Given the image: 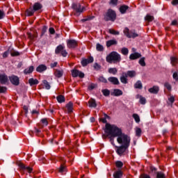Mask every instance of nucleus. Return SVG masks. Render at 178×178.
Returning <instances> with one entry per match:
<instances>
[{"instance_id": "1", "label": "nucleus", "mask_w": 178, "mask_h": 178, "mask_svg": "<svg viewBox=\"0 0 178 178\" xmlns=\"http://www.w3.org/2000/svg\"><path fill=\"white\" fill-rule=\"evenodd\" d=\"M106 134L102 135V138H110V142L112 145H115V138H117V142L120 145H125L130 147V136L125 134L122 131V129L119 128L115 124H106L104 129Z\"/></svg>"}, {"instance_id": "2", "label": "nucleus", "mask_w": 178, "mask_h": 178, "mask_svg": "<svg viewBox=\"0 0 178 178\" xmlns=\"http://www.w3.org/2000/svg\"><path fill=\"white\" fill-rule=\"evenodd\" d=\"M106 61L108 63H112L113 62H120L122 60L120 54L116 51H112L106 58Z\"/></svg>"}, {"instance_id": "3", "label": "nucleus", "mask_w": 178, "mask_h": 178, "mask_svg": "<svg viewBox=\"0 0 178 178\" xmlns=\"http://www.w3.org/2000/svg\"><path fill=\"white\" fill-rule=\"evenodd\" d=\"M104 19L106 22H115L116 20V13L112 9L108 10L104 15Z\"/></svg>"}, {"instance_id": "4", "label": "nucleus", "mask_w": 178, "mask_h": 178, "mask_svg": "<svg viewBox=\"0 0 178 178\" xmlns=\"http://www.w3.org/2000/svg\"><path fill=\"white\" fill-rule=\"evenodd\" d=\"M55 53L56 54V55L61 54L62 56H63L64 58H66V56H67V51H66V49H65V45L63 44L58 45L56 48Z\"/></svg>"}, {"instance_id": "5", "label": "nucleus", "mask_w": 178, "mask_h": 178, "mask_svg": "<svg viewBox=\"0 0 178 178\" xmlns=\"http://www.w3.org/2000/svg\"><path fill=\"white\" fill-rule=\"evenodd\" d=\"M72 8L74 10H75L76 12V15L78 13H83V12H84V10H86V8L82 7L81 8V5H80V3H74L72 4Z\"/></svg>"}, {"instance_id": "6", "label": "nucleus", "mask_w": 178, "mask_h": 178, "mask_svg": "<svg viewBox=\"0 0 178 178\" xmlns=\"http://www.w3.org/2000/svg\"><path fill=\"white\" fill-rule=\"evenodd\" d=\"M129 146H126V145H121V146L120 147H116L117 149H116V152L118 155H120V156H122V155L123 154H124V152H126V149H127V148H129Z\"/></svg>"}, {"instance_id": "7", "label": "nucleus", "mask_w": 178, "mask_h": 178, "mask_svg": "<svg viewBox=\"0 0 178 178\" xmlns=\"http://www.w3.org/2000/svg\"><path fill=\"white\" fill-rule=\"evenodd\" d=\"M72 77H81V79H83L84 77V73L74 69L72 70Z\"/></svg>"}, {"instance_id": "8", "label": "nucleus", "mask_w": 178, "mask_h": 178, "mask_svg": "<svg viewBox=\"0 0 178 178\" xmlns=\"http://www.w3.org/2000/svg\"><path fill=\"white\" fill-rule=\"evenodd\" d=\"M67 48L73 49L77 47V41L75 40H67Z\"/></svg>"}, {"instance_id": "9", "label": "nucleus", "mask_w": 178, "mask_h": 178, "mask_svg": "<svg viewBox=\"0 0 178 178\" xmlns=\"http://www.w3.org/2000/svg\"><path fill=\"white\" fill-rule=\"evenodd\" d=\"M94 62V58L93 57H89L88 58H83L82 59L81 63L82 66H87L88 63H92Z\"/></svg>"}, {"instance_id": "10", "label": "nucleus", "mask_w": 178, "mask_h": 178, "mask_svg": "<svg viewBox=\"0 0 178 178\" xmlns=\"http://www.w3.org/2000/svg\"><path fill=\"white\" fill-rule=\"evenodd\" d=\"M18 166L22 170H27L28 173H31L33 172V168L29 166H26L24 164L19 163Z\"/></svg>"}, {"instance_id": "11", "label": "nucleus", "mask_w": 178, "mask_h": 178, "mask_svg": "<svg viewBox=\"0 0 178 178\" xmlns=\"http://www.w3.org/2000/svg\"><path fill=\"white\" fill-rule=\"evenodd\" d=\"M10 79V81H11L12 84H13L14 86H19V77L13 75L9 77Z\"/></svg>"}, {"instance_id": "12", "label": "nucleus", "mask_w": 178, "mask_h": 178, "mask_svg": "<svg viewBox=\"0 0 178 178\" xmlns=\"http://www.w3.org/2000/svg\"><path fill=\"white\" fill-rule=\"evenodd\" d=\"M108 81H110V83H112V84H114L115 86L119 85V79H118V78L115 77V76H111L109 77L108 79Z\"/></svg>"}, {"instance_id": "13", "label": "nucleus", "mask_w": 178, "mask_h": 178, "mask_svg": "<svg viewBox=\"0 0 178 178\" xmlns=\"http://www.w3.org/2000/svg\"><path fill=\"white\" fill-rule=\"evenodd\" d=\"M111 95L115 97H120V95H123V92L120 89H114Z\"/></svg>"}, {"instance_id": "14", "label": "nucleus", "mask_w": 178, "mask_h": 178, "mask_svg": "<svg viewBox=\"0 0 178 178\" xmlns=\"http://www.w3.org/2000/svg\"><path fill=\"white\" fill-rule=\"evenodd\" d=\"M0 83L1 84H6L8 83V76L6 74L0 75Z\"/></svg>"}, {"instance_id": "15", "label": "nucleus", "mask_w": 178, "mask_h": 178, "mask_svg": "<svg viewBox=\"0 0 178 178\" xmlns=\"http://www.w3.org/2000/svg\"><path fill=\"white\" fill-rule=\"evenodd\" d=\"M138 58H141V54H140V53H134L129 56V59H131V60L138 59Z\"/></svg>"}, {"instance_id": "16", "label": "nucleus", "mask_w": 178, "mask_h": 178, "mask_svg": "<svg viewBox=\"0 0 178 178\" xmlns=\"http://www.w3.org/2000/svg\"><path fill=\"white\" fill-rule=\"evenodd\" d=\"M45 70H47V65H40L36 68V71H38V73H42V72H45Z\"/></svg>"}, {"instance_id": "17", "label": "nucleus", "mask_w": 178, "mask_h": 178, "mask_svg": "<svg viewBox=\"0 0 178 178\" xmlns=\"http://www.w3.org/2000/svg\"><path fill=\"white\" fill-rule=\"evenodd\" d=\"M120 79L122 84H127V76L126 75V72L122 73V75L120 76Z\"/></svg>"}, {"instance_id": "18", "label": "nucleus", "mask_w": 178, "mask_h": 178, "mask_svg": "<svg viewBox=\"0 0 178 178\" xmlns=\"http://www.w3.org/2000/svg\"><path fill=\"white\" fill-rule=\"evenodd\" d=\"M38 83H39L38 80L36 79L31 78L29 79V84L31 86H37V84H38Z\"/></svg>"}, {"instance_id": "19", "label": "nucleus", "mask_w": 178, "mask_h": 178, "mask_svg": "<svg viewBox=\"0 0 178 178\" xmlns=\"http://www.w3.org/2000/svg\"><path fill=\"white\" fill-rule=\"evenodd\" d=\"M54 76H56V77H58V79L60 78L62 76H63V70H56L54 72Z\"/></svg>"}, {"instance_id": "20", "label": "nucleus", "mask_w": 178, "mask_h": 178, "mask_svg": "<svg viewBox=\"0 0 178 178\" xmlns=\"http://www.w3.org/2000/svg\"><path fill=\"white\" fill-rule=\"evenodd\" d=\"M33 71H34V67L30 66L24 70V74H30L33 73Z\"/></svg>"}, {"instance_id": "21", "label": "nucleus", "mask_w": 178, "mask_h": 178, "mask_svg": "<svg viewBox=\"0 0 178 178\" xmlns=\"http://www.w3.org/2000/svg\"><path fill=\"white\" fill-rule=\"evenodd\" d=\"M66 108H67V109L68 113H72V112H73V103H72L71 102H70L66 105Z\"/></svg>"}, {"instance_id": "22", "label": "nucleus", "mask_w": 178, "mask_h": 178, "mask_svg": "<svg viewBox=\"0 0 178 178\" xmlns=\"http://www.w3.org/2000/svg\"><path fill=\"white\" fill-rule=\"evenodd\" d=\"M130 35H128V38H136L140 35L138 33L136 32V31H130Z\"/></svg>"}, {"instance_id": "23", "label": "nucleus", "mask_w": 178, "mask_h": 178, "mask_svg": "<svg viewBox=\"0 0 178 178\" xmlns=\"http://www.w3.org/2000/svg\"><path fill=\"white\" fill-rule=\"evenodd\" d=\"M116 44H118V41H116V40H110L106 42V47L109 48L111 45H116Z\"/></svg>"}, {"instance_id": "24", "label": "nucleus", "mask_w": 178, "mask_h": 178, "mask_svg": "<svg viewBox=\"0 0 178 178\" xmlns=\"http://www.w3.org/2000/svg\"><path fill=\"white\" fill-rule=\"evenodd\" d=\"M127 9H129V6H121L120 7V12L122 15H124V13H126V11L127 10Z\"/></svg>"}, {"instance_id": "25", "label": "nucleus", "mask_w": 178, "mask_h": 178, "mask_svg": "<svg viewBox=\"0 0 178 178\" xmlns=\"http://www.w3.org/2000/svg\"><path fill=\"white\" fill-rule=\"evenodd\" d=\"M89 104V108H96L97 107V102H95V99H91L89 100L88 102Z\"/></svg>"}, {"instance_id": "26", "label": "nucleus", "mask_w": 178, "mask_h": 178, "mask_svg": "<svg viewBox=\"0 0 178 178\" xmlns=\"http://www.w3.org/2000/svg\"><path fill=\"white\" fill-rule=\"evenodd\" d=\"M127 77H135L136 71H128L125 72Z\"/></svg>"}, {"instance_id": "27", "label": "nucleus", "mask_w": 178, "mask_h": 178, "mask_svg": "<svg viewBox=\"0 0 178 178\" xmlns=\"http://www.w3.org/2000/svg\"><path fill=\"white\" fill-rule=\"evenodd\" d=\"M122 176H123V173L120 170H118L113 174L114 178H122Z\"/></svg>"}, {"instance_id": "28", "label": "nucleus", "mask_w": 178, "mask_h": 178, "mask_svg": "<svg viewBox=\"0 0 178 178\" xmlns=\"http://www.w3.org/2000/svg\"><path fill=\"white\" fill-rule=\"evenodd\" d=\"M56 99L59 104H62V102H65V96L60 95L57 96Z\"/></svg>"}, {"instance_id": "29", "label": "nucleus", "mask_w": 178, "mask_h": 178, "mask_svg": "<svg viewBox=\"0 0 178 178\" xmlns=\"http://www.w3.org/2000/svg\"><path fill=\"white\" fill-rule=\"evenodd\" d=\"M34 12H35L34 9L30 8L26 10V16H33V15H34Z\"/></svg>"}, {"instance_id": "30", "label": "nucleus", "mask_w": 178, "mask_h": 178, "mask_svg": "<svg viewBox=\"0 0 178 178\" xmlns=\"http://www.w3.org/2000/svg\"><path fill=\"white\" fill-rule=\"evenodd\" d=\"M104 118H101V122H102V123H106V125L109 124L106 119H111V118L106 114H104Z\"/></svg>"}, {"instance_id": "31", "label": "nucleus", "mask_w": 178, "mask_h": 178, "mask_svg": "<svg viewBox=\"0 0 178 178\" xmlns=\"http://www.w3.org/2000/svg\"><path fill=\"white\" fill-rule=\"evenodd\" d=\"M134 88L141 90V88H143V83H141V81H136V83L134 84Z\"/></svg>"}, {"instance_id": "32", "label": "nucleus", "mask_w": 178, "mask_h": 178, "mask_svg": "<svg viewBox=\"0 0 178 178\" xmlns=\"http://www.w3.org/2000/svg\"><path fill=\"white\" fill-rule=\"evenodd\" d=\"M42 8V6L40 4V3H35L33 5V10L35 12L36 10H40Z\"/></svg>"}, {"instance_id": "33", "label": "nucleus", "mask_w": 178, "mask_h": 178, "mask_svg": "<svg viewBox=\"0 0 178 178\" xmlns=\"http://www.w3.org/2000/svg\"><path fill=\"white\" fill-rule=\"evenodd\" d=\"M170 60L172 66H176V65H177L178 59L176 57H171Z\"/></svg>"}, {"instance_id": "34", "label": "nucleus", "mask_w": 178, "mask_h": 178, "mask_svg": "<svg viewBox=\"0 0 178 178\" xmlns=\"http://www.w3.org/2000/svg\"><path fill=\"white\" fill-rule=\"evenodd\" d=\"M43 86L46 90H51V85H49V83H48L47 80L43 81Z\"/></svg>"}, {"instance_id": "35", "label": "nucleus", "mask_w": 178, "mask_h": 178, "mask_svg": "<svg viewBox=\"0 0 178 178\" xmlns=\"http://www.w3.org/2000/svg\"><path fill=\"white\" fill-rule=\"evenodd\" d=\"M145 20L146 22H152V20H154V17L152 15H147L145 17Z\"/></svg>"}, {"instance_id": "36", "label": "nucleus", "mask_w": 178, "mask_h": 178, "mask_svg": "<svg viewBox=\"0 0 178 178\" xmlns=\"http://www.w3.org/2000/svg\"><path fill=\"white\" fill-rule=\"evenodd\" d=\"M132 118H134L136 123H140V115H138V114H133Z\"/></svg>"}, {"instance_id": "37", "label": "nucleus", "mask_w": 178, "mask_h": 178, "mask_svg": "<svg viewBox=\"0 0 178 178\" xmlns=\"http://www.w3.org/2000/svg\"><path fill=\"white\" fill-rule=\"evenodd\" d=\"M96 49H97V51H104V46H102L99 43H97L96 45Z\"/></svg>"}, {"instance_id": "38", "label": "nucleus", "mask_w": 178, "mask_h": 178, "mask_svg": "<svg viewBox=\"0 0 178 178\" xmlns=\"http://www.w3.org/2000/svg\"><path fill=\"white\" fill-rule=\"evenodd\" d=\"M108 32L110 34H113V35H119L120 33L118 31H115L114 29H109Z\"/></svg>"}, {"instance_id": "39", "label": "nucleus", "mask_w": 178, "mask_h": 178, "mask_svg": "<svg viewBox=\"0 0 178 178\" xmlns=\"http://www.w3.org/2000/svg\"><path fill=\"white\" fill-rule=\"evenodd\" d=\"M104 97H109V95L111 94V92L108 89H104L102 91Z\"/></svg>"}, {"instance_id": "40", "label": "nucleus", "mask_w": 178, "mask_h": 178, "mask_svg": "<svg viewBox=\"0 0 178 178\" xmlns=\"http://www.w3.org/2000/svg\"><path fill=\"white\" fill-rule=\"evenodd\" d=\"M121 52L122 55H129V49L124 47L122 49Z\"/></svg>"}, {"instance_id": "41", "label": "nucleus", "mask_w": 178, "mask_h": 178, "mask_svg": "<svg viewBox=\"0 0 178 178\" xmlns=\"http://www.w3.org/2000/svg\"><path fill=\"white\" fill-rule=\"evenodd\" d=\"M165 174L162 172H157L156 178H165Z\"/></svg>"}, {"instance_id": "42", "label": "nucleus", "mask_w": 178, "mask_h": 178, "mask_svg": "<svg viewBox=\"0 0 178 178\" xmlns=\"http://www.w3.org/2000/svg\"><path fill=\"white\" fill-rule=\"evenodd\" d=\"M108 73H111V74H116V73H118V70L116 68H110L108 70Z\"/></svg>"}, {"instance_id": "43", "label": "nucleus", "mask_w": 178, "mask_h": 178, "mask_svg": "<svg viewBox=\"0 0 178 178\" xmlns=\"http://www.w3.org/2000/svg\"><path fill=\"white\" fill-rule=\"evenodd\" d=\"M141 129L137 127L136 128V136H137L138 137H140V136H141Z\"/></svg>"}, {"instance_id": "44", "label": "nucleus", "mask_w": 178, "mask_h": 178, "mask_svg": "<svg viewBox=\"0 0 178 178\" xmlns=\"http://www.w3.org/2000/svg\"><path fill=\"white\" fill-rule=\"evenodd\" d=\"M115 165L117 166V168H123V162L118 161L115 162Z\"/></svg>"}, {"instance_id": "45", "label": "nucleus", "mask_w": 178, "mask_h": 178, "mask_svg": "<svg viewBox=\"0 0 178 178\" xmlns=\"http://www.w3.org/2000/svg\"><path fill=\"white\" fill-rule=\"evenodd\" d=\"M139 98H140V103L142 105H145L146 100H145V97H143V96H140Z\"/></svg>"}, {"instance_id": "46", "label": "nucleus", "mask_w": 178, "mask_h": 178, "mask_svg": "<svg viewBox=\"0 0 178 178\" xmlns=\"http://www.w3.org/2000/svg\"><path fill=\"white\" fill-rule=\"evenodd\" d=\"M149 92L152 94H156V87L154 86L153 88H149Z\"/></svg>"}, {"instance_id": "47", "label": "nucleus", "mask_w": 178, "mask_h": 178, "mask_svg": "<svg viewBox=\"0 0 178 178\" xmlns=\"http://www.w3.org/2000/svg\"><path fill=\"white\" fill-rule=\"evenodd\" d=\"M139 64L140 66H145V58H141L139 60Z\"/></svg>"}, {"instance_id": "48", "label": "nucleus", "mask_w": 178, "mask_h": 178, "mask_svg": "<svg viewBox=\"0 0 178 178\" xmlns=\"http://www.w3.org/2000/svg\"><path fill=\"white\" fill-rule=\"evenodd\" d=\"M99 81H101V83H108V80H106L104 76H99Z\"/></svg>"}, {"instance_id": "49", "label": "nucleus", "mask_w": 178, "mask_h": 178, "mask_svg": "<svg viewBox=\"0 0 178 178\" xmlns=\"http://www.w3.org/2000/svg\"><path fill=\"white\" fill-rule=\"evenodd\" d=\"M165 88H167V90H168V91H170V90H172V86H170V84L168 82H166L165 84H164Z\"/></svg>"}, {"instance_id": "50", "label": "nucleus", "mask_w": 178, "mask_h": 178, "mask_svg": "<svg viewBox=\"0 0 178 178\" xmlns=\"http://www.w3.org/2000/svg\"><path fill=\"white\" fill-rule=\"evenodd\" d=\"M94 69H95V70H101V66L97 63H95L94 64Z\"/></svg>"}, {"instance_id": "51", "label": "nucleus", "mask_w": 178, "mask_h": 178, "mask_svg": "<svg viewBox=\"0 0 178 178\" xmlns=\"http://www.w3.org/2000/svg\"><path fill=\"white\" fill-rule=\"evenodd\" d=\"M124 34L129 38V35H130V31H129V29L126 28L124 30Z\"/></svg>"}, {"instance_id": "52", "label": "nucleus", "mask_w": 178, "mask_h": 178, "mask_svg": "<svg viewBox=\"0 0 178 178\" xmlns=\"http://www.w3.org/2000/svg\"><path fill=\"white\" fill-rule=\"evenodd\" d=\"M65 171H66V168L64 165H61L59 168L60 173H63V172H65Z\"/></svg>"}, {"instance_id": "53", "label": "nucleus", "mask_w": 178, "mask_h": 178, "mask_svg": "<svg viewBox=\"0 0 178 178\" xmlns=\"http://www.w3.org/2000/svg\"><path fill=\"white\" fill-rule=\"evenodd\" d=\"M41 122H42V123L43 124V127H44V126H48V121L47 120L46 118L42 119Z\"/></svg>"}, {"instance_id": "54", "label": "nucleus", "mask_w": 178, "mask_h": 178, "mask_svg": "<svg viewBox=\"0 0 178 178\" xmlns=\"http://www.w3.org/2000/svg\"><path fill=\"white\" fill-rule=\"evenodd\" d=\"M172 77L174 80H175L176 81H178V73L177 72L173 73Z\"/></svg>"}, {"instance_id": "55", "label": "nucleus", "mask_w": 178, "mask_h": 178, "mask_svg": "<svg viewBox=\"0 0 178 178\" xmlns=\"http://www.w3.org/2000/svg\"><path fill=\"white\" fill-rule=\"evenodd\" d=\"M47 30H48V27L47 26H43L42 29V34L41 35H44V34H45V33H47Z\"/></svg>"}, {"instance_id": "56", "label": "nucleus", "mask_w": 178, "mask_h": 178, "mask_svg": "<svg viewBox=\"0 0 178 178\" xmlns=\"http://www.w3.org/2000/svg\"><path fill=\"white\" fill-rule=\"evenodd\" d=\"M151 172L153 173V175H156V168L151 167Z\"/></svg>"}, {"instance_id": "57", "label": "nucleus", "mask_w": 178, "mask_h": 178, "mask_svg": "<svg viewBox=\"0 0 178 178\" xmlns=\"http://www.w3.org/2000/svg\"><path fill=\"white\" fill-rule=\"evenodd\" d=\"M3 17H5V13H3L2 10H0V19H3Z\"/></svg>"}, {"instance_id": "58", "label": "nucleus", "mask_w": 178, "mask_h": 178, "mask_svg": "<svg viewBox=\"0 0 178 178\" xmlns=\"http://www.w3.org/2000/svg\"><path fill=\"white\" fill-rule=\"evenodd\" d=\"M6 91V88L5 87L0 86V93L5 92Z\"/></svg>"}, {"instance_id": "59", "label": "nucleus", "mask_w": 178, "mask_h": 178, "mask_svg": "<svg viewBox=\"0 0 178 178\" xmlns=\"http://www.w3.org/2000/svg\"><path fill=\"white\" fill-rule=\"evenodd\" d=\"M19 54L17 51H13L11 53V56H19Z\"/></svg>"}, {"instance_id": "60", "label": "nucleus", "mask_w": 178, "mask_h": 178, "mask_svg": "<svg viewBox=\"0 0 178 178\" xmlns=\"http://www.w3.org/2000/svg\"><path fill=\"white\" fill-rule=\"evenodd\" d=\"M168 100L170 101V102H171V104H173V102H175V97L171 96Z\"/></svg>"}, {"instance_id": "61", "label": "nucleus", "mask_w": 178, "mask_h": 178, "mask_svg": "<svg viewBox=\"0 0 178 178\" xmlns=\"http://www.w3.org/2000/svg\"><path fill=\"white\" fill-rule=\"evenodd\" d=\"M111 5H118V0H111Z\"/></svg>"}, {"instance_id": "62", "label": "nucleus", "mask_w": 178, "mask_h": 178, "mask_svg": "<svg viewBox=\"0 0 178 178\" xmlns=\"http://www.w3.org/2000/svg\"><path fill=\"white\" fill-rule=\"evenodd\" d=\"M49 31L50 34H55V29L54 28H49Z\"/></svg>"}, {"instance_id": "63", "label": "nucleus", "mask_w": 178, "mask_h": 178, "mask_svg": "<svg viewBox=\"0 0 178 178\" xmlns=\"http://www.w3.org/2000/svg\"><path fill=\"white\" fill-rule=\"evenodd\" d=\"M172 5L176 6L178 5V0H172L171 2Z\"/></svg>"}, {"instance_id": "64", "label": "nucleus", "mask_w": 178, "mask_h": 178, "mask_svg": "<svg viewBox=\"0 0 178 178\" xmlns=\"http://www.w3.org/2000/svg\"><path fill=\"white\" fill-rule=\"evenodd\" d=\"M140 178H151V177L149 175L143 174L142 175H140Z\"/></svg>"}]
</instances>
